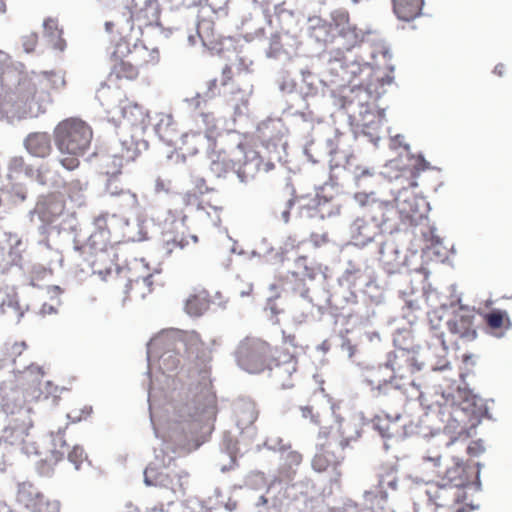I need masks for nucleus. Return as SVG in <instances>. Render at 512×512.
<instances>
[{"instance_id":"9b49d317","label":"nucleus","mask_w":512,"mask_h":512,"mask_svg":"<svg viewBox=\"0 0 512 512\" xmlns=\"http://www.w3.org/2000/svg\"><path fill=\"white\" fill-rule=\"evenodd\" d=\"M118 145L120 151H115L108 157L110 162H107L108 170L106 174L110 176L106 184V191L112 196L120 195L124 205H126L123 194L128 191H123L116 183V176L121 172L124 162L129 163L134 161L142 150L148 148V143L144 140H135L133 135L123 136L119 139Z\"/></svg>"},{"instance_id":"a18cd8bd","label":"nucleus","mask_w":512,"mask_h":512,"mask_svg":"<svg viewBox=\"0 0 512 512\" xmlns=\"http://www.w3.org/2000/svg\"><path fill=\"white\" fill-rule=\"evenodd\" d=\"M28 310V305L21 306L16 294H7L0 303V314L7 321L18 324Z\"/></svg>"},{"instance_id":"393cba45","label":"nucleus","mask_w":512,"mask_h":512,"mask_svg":"<svg viewBox=\"0 0 512 512\" xmlns=\"http://www.w3.org/2000/svg\"><path fill=\"white\" fill-rule=\"evenodd\" d=\"M140 267H146L143 259L141 261L135 260L133 267H129L127 269L115 265L113 271L119 275L122 273L128 274L124 292L127 294L132 291L137 297L143 299L148 293L151 292L153 282L151 273H146L145 275H136L135 272Z\"/></svg>"},{"instance_id":"a211bd4d","label":"nucleus","mask_w":512,"mask_h":512,"mask_svg":"<svg viewBox=\"0 0 512 512\" xmlns=\"http://www.w3.org/2000/svg\"><path fill=\"white\" fill-rule=\"evenodd\" d=\"M277 84L280 92L286 97L287 106L283 108V113L295 117L307 123L309 126L312 122L310 111H304L307 104L303 103V99L299 92L296 91V83L290 76L283 74L277 79Z\"/></svg>"},{"instance_id":"c03bdc74","label":"nucleus","mask_w":512,"mask_h":512,"mask_svg":"<svg viewBox=\"0 0 512 512\" xmlns=\"http://www.w3.org/2000/svg\"><path fill=\"white\" fill-rule=\"evenodd\" d=\"M294 46L295 40L289 34H274L269 40L266 56L274 59H279L282 55L288 56Z\"/></svg>"},{"instance_id":"aec40b11","label":"nucleus","mask_w":512,"mask_h":512,"mask_svg":"<svg viewBox=\"0 0 512 512\" xmlns=\"http://www.w3.org/2000/svg\"><path fill=\"white\" fill-rule=\"evenodd\" d=\"M330 28L332 32L343 40L346 47L354 48L365 40V36L369 31L364 32L362 29L350 22L349 13L344 9H336L330 14Z\"/></svg>"},{"instance_id":"5701e85b","label":"nucleus","mask_w":512,"mask_h":512,"mask_svg":"<svg viewBox=\"0 0 512 512\" xmlns=\"http://www.w3.org/2000/svg\"><path fill=\"white\" fill-rule=\"evenodd\" d=\"M17 501L33 512H60L58 501H44V496L30 482L18 484Z\"/></svg>"},{"instance_id":"dca6fc26","label":"nucleus","mask_w":512,"mask_h":512,"mask_svg":"<svg viewBox=\"0 0 512 512\" xmlns=\"http://www.w3.org/2000/svg\"><path fill=\"white\" fill-rule=\"evenodd\" d=\"M371 93L360 84L349 88H343L340 97V106L344 109L353 121L362 119L373 111V103L371 102Z\"/></svg>"},{"instance_id":"f03ea898","label":"nucleus","mask_w":512,"mask_h":512,"mask_svg":"<svg viewBox=\"0 0 512 512\" xmlns=\"http://www.w3.org/2000/svg\"><path fill=\"white\" fill-rule=\"evenodd\" d=\"M53 103L49 91L36 73L28 75L16 67L0 72V120L37 119L47 113Z\"/></svg>"},{"instance_id":"ddd939ff","label":"nucleus","mask_w":512,"mask_h":512,"mask_svg":"<svg viewBox=\"0 0 512 512\" xmlns=\"http://www.w3.org/2000/svg\"><path fill=\"white\" fill-rule=\"evenodd\" d=\"M355 201L363 208V214L384 233H393L398 228V212L392 202L370 193H356Z\"/></svg>"},{"instance_id":"bf43d9fd","label":"nucleus","mask_w":512,"mask_h":512,"mask_svg":"<svg viewBox=\"0 0 512 512\" xmlns=\"http://www.w3.org/2000/svg\"><path fill=\"white\" fill-rule=\"evenodd\" d=\"M217 80L212 79L208 82L207 88L204 92H197L196 95L192 98H185V102L195 109L201 107V103L207 101L208 99H212L217 94Z\"/></svg>"},{"instance_id":"680f3d73","label":"nucleus","mask_w":512,"mask_h":512,"mask_svg":"<svg viewBox=\"0 0 512 512\" xmlns=\"http://www.w3.org/2000/svg\"><path fill=\"white\" fill-rule=\"evenodd\" d=\"M212 28V22L210 21H201L196 23V32L195 34L189 33L187 35V41L189 45L193 46L196 43V39L199 38L203 45H206V41L209 38L208 30Z\"/></svg>"},{"instance_id":"f704fd0d","label":"nucleus","mask_w":512,"mask_h":512,"mask_svg":"<svg viewBox=\"0 0 512 512\" xmlns=\"http://www.w3.org/2000/svg\"><path fill=\"white\" fill-rule=\"evenodd\" d=\"M463 431L464 428L462 427L459 432L449 436V438L447 439L445 435H440L436 438H433L429 442V447L423 455V461L425 463H430L433 468L440 470L443 447H450L457 440L458 436L462 434Z\"/></svg>"},{"instance_id":"72a5a7b5","label":"nucleus","mask_w":512,"mask_h":512,"mask_svg":"<svg viewBox=\"0 0 512 512\" xmlns=\"http://www.w3.org/2000/svg\"><path fill=\"white\" fill-rule=\"evenodd\" d=\"M317 446H320L321 450L315 454L311 463L312 468L317 472H323L330 466L335 469L345 458L343 451L335 446L329 448L327 440L325 443H318Z\"/></svg>"},{"instance_id":"4c0bfd02","label":"nucleus","mask_w":512,"mask_h":512,"mask_svg":"<svg viewBox=\"0 0 512 512\" xmlns=\"http://www.w3.org/2000/svg\"><path fill=\"white\" fill-rule=\"evenodd\" d=\"M234 415L237 428L255 427L253 424L258 418L256 404L246 398H240L234 403Z\"/></svg>"},{"instance_id":"4d7b16f0","label":"nucleus","mask_w":512,"mask_h":512,"mask_svg":"<svg viewBox=\"0 0 512 512\" xmlns=\"http://www.w3.org/2000/svg\"><path fill=\"white\" fill-rule=\"evenodd\" d=\"M377 487L381 500H386L389 496V491L395 492L398 490V477L396 471L389 470L384 474L379 475Z\"/></svg>"},{"instance_id":"ea45409f","label":"nucleus","mask_w":512,"mask_h":512,"mask_svg":"<svg viewBox=\"0 0 512 512\" xmlns=\"http://www.w3.org/2000/svg\"><path fill=\"white\" fill-rule=\"evenodd\" d=\"M379 255L380 261L389 267V272L399 269L406 259V256L402 255L398 246L393 241H381L379 243Z\"/></svg>"},{"instance_id":"e433bc0d","label":"nucleus","mask_w":512,"mask_h":512,"mask_svg":"<svg viewBox=\"0 0 512 512\" xmlns=\"http://www.w3.org/2000/svg\"><path fill=\"white\" fill-rule=\"evenodd\" d=\"M131 13L137 18L145 20V25L155 24L161 28L159 23V3L157 0H131Z\"/></svg>"},{"instance_id":"1a4fd4ad","label":"nucleus","mask_w":512,"mask_h":512,"mask_svg":"<svg viewBox=\"0 0 512 512\" xmlns=\"http://www.w3.org/2000/svg\"><path fill=\"white\" fill-rule=\"evenodd\" d=\"M3 412L8 417V423L2 430L0 445H21L33 426L31 408L22 405L19 397H4L1 404Z\"/></svg>"},{"instance_id":"79ce46f5","label":"nucleus","mask_w":512,"mask_h":512,"mask_svg":"<svg viewBox=\"0 0 512 512\" xmlns=\"http://www.w3.org/2000/svg\"><path fill=\"white\" fill-rule=\"evenodd\" d=\"M262 167V157L258 152L250 150L244 153V162L236 171V176L241 183L250 182Z\"/></svg>"},{"instance_id":"20e7f679","label":"nucleus","mask_w":512,"mask_h":512,"mask_svg":"<svg viewBox=\"0 0 512 512\" xmlns=\"http://www.w3.org/2000/svg\"><path fill=\"white\" fill-rule=\"evenodd\" d=\"M175 385H173L172 381H166L165 378H156L155 380H150V389L148 393V402H149V410H150V418L153 425L154 433L157 438H160L162 442L166 444H172L175 447H183L189 440H194L195 435L199 431H210L212 427V422L215 420L210 419L209 421L198 420L200 418V412L203 407L199 401L192 402L190 400V404L188 406H184L182 409V416H177L179 424H174V430L177 432L181 431V426H184L186 423L189 426H194L193 429H189L186 434L188 437L183 444H177L173 439H168L164 435H157L156 428L161 425V422L164 417H166L167 413L165 412V408L173 402L172 395L174 392Z\"/></svg>"},{"instance_id":"f257e3e1","label":"nucleus","mask_w":512,"mask_h":512,"mask_svg":"<svg viewBox=\"0 0 512 512\" xmlns=\"http://www.w3.org/2000/svg\"><path fill=\"white\" fill-rule=\"evenodd\" d=\"M205 356L204 344L194 331H162L147 343L149 369L157 363L160 377L175 385L173 402L165 408L167 415L156 433L173 439L178 445L186 441L187 431L194 427L186 423L177 432L173 426L179 424L177 416H182V409L190 404V400L203 405L200 420L209 421L216 417V397L211 390L209 374L201 368Z\"/></svg>"},{"instance_id":"b1692460","label":"nucleus","mask_w":512,"mask_h":512,"mask_svg":"<svg viewBox=\"0 0 512 512\" xmlns=\"http://www.w3.org/2000/svg\"><path fill=\"white\" fill-rule=\"evenodd\" d=\"M64 431L59 429L57 433L51 432L49 435L50 438V462L57 463L62 460L64 456L67 454V458L69 462H71L75 469L78 470L80 468L81 463L87 459V455L84 452V449L81 446L75 445L72 450H69V446L64 439Z\"/></svg>"},{"instance_id":"a19ab883","label":"nucleus","mask_w":512,"mask_h":512,"mask_svg":"<svg viewBox=\"0 0 512 512\" xmlns=\"http://www.w3.org/2000/svg\"><path fill=\"white\" fill-rule=\"evenodd\" d=\"M327 88V83L317 75L308 70L301 71V86L299 94L303 99V103H306V97H313L319 94L324 95Z\"/></svg>"},{"instance_id":"2f4dec72","label":"nucleus","mask_w":512,"mask_h":512,"mask_svg":"<svg viewBox=\"0 0 512 512\" xmlns=\"http://www.w3.org/2000/svg\"><path fill=\"white\" fill-rule=\"evenodd\" d=\"M374 223H371L367 217L362 214L356 218L350 225L351 238L356 246L364 247L374 241L375 237L383 234Z\"/></svg>"},{"instance_id":"f3484780","label":"nucleus","mask_w":512,"mask_h":512,"mask_svg":"<svg viewBox=\"0 0 512 512\" xmlns=\"http://www.w3.org/2000/svg\"><path fill=\"white\" fill-rule=\"evenodd\" d=\"M239 437L231 432H225L221 443V449L229 459V465H222L221 471L226 472L232 468L237 456H243L252 449V444L257 434L256 427L237 428Z\"/></svg>"},{"instance_id":"7ed1b4c3","label":"nucleus","mask_w":512,"mask_h":512,"mask_svg":"<svg viewBox=\"0 0 512 512\" xmlns=\"http://www.w3.org/2000/svg\"><path fill=\"white\" fill-rule=\"evenodd\" d=\"M393 342L396 348L387 354L384 365L377 368V381L366 378L365 382L371 387L374 397L389 396L395 402H403L406 392L401 380L407 373L422 371L427 364L421 359L419 350L402 346L398 338Z\"/></svg>"},{"instance_id":"4468645a","label":"nucleus","mask_w":512,"mask_h":512,"mask_svg":"<svg viewBox=\"0 0 512 512\" xmlns=\"http://www.w3.org/2000/svg\"><path fill=\"white\" fill-rule=\"evenodd\" d=\"M331 410L335 417V422L319 432V439L326 438L329 448L335 446L344 452L351 442L356 441L360 437L359 422L355 417L343 418L336 414L335 405L331 406Z\"/></svg>"},{"instance_id":"412c9836","label":"nucleus","mask_w":512,"mask_h":512,"mask_svg":"<svg viewBox=\"0 0 512 512\" xmlns=\"http://www.w3.org/2000/svg\"><path fill=\"white\" fill-rule=\"evenodd\" d=\"M258 139L268 154H273L276 160H281L287 142L280 120L269 119L262 122L258 126Z\"/></svg>"},{"instance_id":"e2e57ef3","label":"nucleus","mask_w":512,"mask_h":512,"mask_svg":"<svg viewBox=\"0 0 512 512\" xmlns=\"http://www.w3.org/2000/svg\"><path fill=\"white\" fill-rule=\"evenodd\" d=\"M207 309V302L204 298L192 295L185 303V311L190 316H200Z\"/></svg>"},{"instance_id":"09e8293b","label":"nucleus","mask_w":512,"mask_h":512,"mask_svg":"<svg viewBox=\"0 0 512 512\" xmlns=\"http://www.w3.org/2000/svg\"><path fill=\"white\" fill-rule=\"evenodd\" d=\"M393 10L398 19L411 21L421 15L424 0H392Z\"/></svg>"},{"instance_id":"39448f33","label":"nucleus","mask_w":512,"mask_h":512,"mask_svg":"<svg viewBox=\"0 0 512 512\" xmlns=\"http://www.w3.org/2000/svg\"><path fill=\"white\" fill-rule=\"evenodd\" d=\"M189 440L183 447H175L172 444L162 442L163 447L159 452L155 449V460L144 470V483L146 486H159L164 489L163 498L168 504L185 495L189 484V474L182 469H171L174 456L169 453H176L178 450L189 449Z\"/></svg>"},{"instance_id":"c85d7f7f","label":"nucleus","mask_w":512,"mask_h":512,"mask_svg":"<svg viewBox=\"0 0 512 512\" xmlns=\"http://www.w3.org/2000/svg\"><path fill=\"white\" fill-rule=\"evenodd\" d=\"M406 182L407 186H403L400 189H392L391 192L394 196L395 208L398 214L405 218H410L418 212V199L412 190V188L417 186V183L408 179H406Z\"/></svg>"},{"instance_id":"774afa93","label":"nucleus","mask_w":512,"mask_h":512,"mask_svg":"<svg viewBox=\"0 0 512 512\" xmlns=\"http://www.w3.org/2000/svg\"><path fill=\"white\" fill-rule=\"evenodd\" d=\"M8 244L12 261L16 263L21 258V253L26 249V244L16 234H9Z\"/></svg>"},{"instance_id":"8fccbe9b","label":"nucleus","mask_w":512,"mask_h":512,"mask_svg":"<svg viewBox=\"0 0 512 512\" xmlns=\"http://www.w3.org/2000/svg\"><path fill=\"white\" fill-rule=\"evenodd\" d=\"M31 180L48 189H58L64 185L61 176L48 163L42 164L34 170V177Z\"/></svg>"},{"instance_id":"c9c22d12","label":"nucleus","mask_w":512,"mask_h":512,"mask_svg":"<svg viewBox=\"0 0 512 512\" xmlns=\"http://www.w3.org/2000/svg\"><path fill=\"white\" fill-rule=\"evenodd\" d=\"M338 140L339 139L337 136L334 138H328L326 140V149L328 155L330 156L329 163L331 171L342 168L344 171L351 173L353 168L356 166L353 164L355 157L346 151L339 150Z\"/></svg>"},{"instance_id":"37998d69","label":"nucleus","mask_w":512,"mask_h":512,"mask_svg":"<svg viewBox=\"0 0 512 512\" xmlns=\"http://www.w3.org/2000/svg\"><path fill=\"white\" fill-rule=\"evenodd\" d=\"M183 233L177 231V225L171 223L166 226L161 234V248L166 256L173 253L175 249L182 250L186 245Z\"/></svg>"},{"instance_id":"de8ad7c7","label":"nucleus","mask_w":512,"mask_h":512,"mask_svg":"<svg viewBox=\"0 0 512 512\" xmlns=\"http://www.w3.org/2000/svg\"><path fill=\"white\" fill-rule=\"evenodd\" d=\"M381 114H376L372 112L367 114L362 119H359L357 125L360 127L359 133L368 139L375 146L378 145L381 137L379 134L380 126H381Z\"/></svg>"},{"instance_id":"a878e982","label":"nucleus","mask_w":512,"mask_h":512,"mask_svg":"<svg viewBox=\"0 0 512 512\" xmlns=\"http://www.w3.org/2000/svg\"><path fill=\"white\" fill-rule=\"evenodd\" d=\"M475 315L472 311L464 310L455 312L446 322L447 329L452 335L457 336L464 342H471L477 338Z\"/></svg>"},{"instance_id":"0e129e2a","label":"nucleus","mask_w":512,"mask_h":512,"mask_svg":"<svg viewBox=\"0 0 512 512\" xmlns=\"http://www.w3.org/2000/svg\"><path fill=\"white\" fill-rule=\"evenodd\" d=\"M40 77V81L42 82V86L46 88V83H49L51 88L53 89H59L61 87H64L66 82L64 75L60 72H48L44 71L40 74H36Z\"/></svg>"},{"instance_id":"c756f323","label":"nucleus","mask_w":512,"mask_h":512,"mask_svg":"<svg viewBox=\"0 0 512 512\" xmlns=\"http://www.w3.org/2000/svg\"><path fill=\"white\" fill-rule=\"evenodd\" d=\"M452 464L448 465L447 468L441 472L437 470L438 476L441 478L439 486L461 488L465 487L470 483L467 468L463 461L459 458H452Z\"/></svg>"},{"instance_id":"cd10ccee","label":"nucleus","mask_w":512,"mask_h":512,"mask_svg":"<svg viewBox=\"0 0 512 512\" xmlns=\"http://www.w3.org/2000/svg\"><path fill=\"white\" fill-rule=\"evenodd\" d=\"M340 280L349 287L359 288L364 295H368V290L376 287L369 268L353 261L348 262Z\"/></svg>"},{"instance_id":"13d9d810","label":"nucleus","mask_w":512,"mask_h":512,"mask_svg":"<svg viewBox=\"0 0 512 512\" xmlns=\"http://www.w3.org/2000/svg\"><path fill=\"white\" fill-rule=\"evenodd\" d=\"M307 216L310 218L318 217L324 219L326 216L330 217L335 213L330 209V205L326 199L321 200L318 196L311 200V203L306 207Z\"/></svg>"},{"instance_id":"7c9ffc66","label":"nucleus","mask_w":512,"mask_h":512,"mask_svg":"<svg viewBox=\"0 0 512 512\" xmlns=\"http://www.w3.org/2000/svg\"><path fill=\"white\" fill-rule=\"evenodd\" d=\"M153 130L159 140L167 146L178 148L180 137L171 115L158 113L153 118Z\"/></svg>"},{"instance_id":"6e6552de","label":"nucleus","mask_w":512,"mask_h":512,"mask_svg":"<svg viewBox=\"0 0 512 512\" xmlns=\"http://www.w3.org/2000/svg\"><path fill=\"white\" fill-rule=\"evenodd\" d=\"M295 266L297 270L290 273L291 281L295 282L292 290L299 294L301 301L306 305L300 315H295L294 321L302 323L306 320L309 314H312L314 307L318 309L320 314L330 305L331 295L329 291L324 288H315L311 294V288L307 286L306 280L312 282L317 276L315 269L308 267L307 258L299 257Z\"/></svg>"},{"instance_id":"69168bd1","label":"nucleus","mask_w":512,"mask_h":512,"mask_svg":"<svg viewBox=\"0 0 512 512\" xmlns=\"http://www.w3.org/2000/svg\"><path fill=\"white\" fill-rule=\"evenodd\" d=\"M279 505H281V499L276 497L270 499L266 496H258L254 503L256 512H279Z\"/></svg>"},{"instance_id":"338daca9","label":"nucleus","mask_w":512,"mask_h":512,"mask_svg":"<svg viewBox=\"0 0 512 512\" xmlns=\"http://www.w3.org/2000/svg\"><path fill=\"white\" fill-rule=\"evenodd\" d=\"M232 67L229 65H226L222 70V82H221V91L219 93H222L224 96L228 95H235L236 93L240 92L239 89L234 88V84L231 81L232 79Z\"/></svg>"},{"instance_id":"052dcab7","label":"nucleus","mask_w":512,"mask_h":512,"mask_svg":"<svg viewBox=\"0 0 512 512\" xmlns=\"http://www.w3.org/2000/svg\"><path fill=\"white\" fill-rule=\"evenodd\" d=\"M438 346L440 347L438 356L441 358V360L439 361L438 364H435V365L430 364L429 365V368L434 371L435 370H444L449 364L448 361L445 359V355L447 354L448 347L445 343L443 332L436 333L433 336L432 342L430 343V347H434L435 349H437Z\"/></svg>"},{"instance_id":"473e14b6","label":"nucleus","mask_w":512,"mask_h":512,"mask_svg":"<svg viewBox=\"0 0 512 512\" xmlns=\"http://www.w3.org/2000/svg\"><path fill=\"white\" fill-rule=\"evenodd\" d=\"M25 150L33 157L46 158L53 150L52 138L48 132H31L23 140Z\"/></svg>"},{"instance_id":"864d4df0","label":"nucleus","mask_w":512,"mask_h":512,"mask_svg":"<svg viewBox=\"0 0 512 512\" xmlns=\"http://www.w3.org/2000/svg\"><path fill=\"white\" fill-rule=\"evenodd\" d=\"M7 180L17 179V177L24 173L27 178L34 177V169L31 165L25 162L23 156H11L7 162Z\"/></svg>"},{"instance_id":"9d476101","label":"nucleus","mask_w":512,"mask_h":512,"mask_svg":"<svg viewBox=\"0 0 512 512\" xmlns=\"http://www.w3.org/2000/svg\"><path fill=\"white\" fill-rule=\"evenodd\" d=\"M110 246V231L107 225V217L105 215H100L94 219L93 231L88 237L87 243L83 246L75 244L74 251L77 253H84L88 249L91 256L95 257L94 260H91L90 258L85 259L91 273L98 274L102 279H106L107 276L112 274L115 265L111 264L102 269L98 267L97 262L108 258L109 255L107 251Z\"/></svg>"},{"instance_id":"603ef678","label":"nucleus","mask_w":512,"mask_h":512,"mask_svg":"<svg viewBox=\"0 0 512 512\" xmlns=\"http://www.w3.org/2000/svg\"><path fill=\"white\" fill-rule=\"evenodd\" d=\"M122 115L125 121L142 131L146 129L147 123L152 120L144 108L138 104L123 107Z\"/></svg>"},{"instance_id":"bb28decb","label":"nucleus","mask_w":512,"mask_h":512,"mask_svg":"<svg viewBox=\"0 0 512 512\" xmlns=\"http://www.w3.org/2000/svg\"><path fill=\"white\" fill-rule=\"evenodd\" d=\"M64 209L63 196L52 193L37 202L35 208L29 212V217L34 221V216L37 215L39 221L53 223L62 215Z\"/></svg>"},{"instance_id":"49530a36","label":"nucleus","mask_w":512,"mask_h":512,"mask_svg":"<svg viewBox=\"0 0 512 512\" xmlns=\"http://www.w3.org/2000/svg\"><path fill=\"white\" fill-rule=\"evenodd\" d=\"M267 368L270 370L271 377L275 378L282 388L292 387L287 380L297 370V361L294 357L290 356L282 362H276L274 366L267 365Z\"/></svg>"},{"instance_id":"58836bf2","label":"nucleus","mask_w":512,"mask_h":512,"mask_svg":"<svg viewBox=\"0 0 512 512\" xmlns=\"http://www.w3.org/2000/svg\"><path fill=\"white\" fill-rule=\"evenodd\" d=\"M351 174L357 188L363 190L361 193H370L382 180L380 173L366 166H355Z\"/></svg>"},{"instance_id":"5fc2aeb1","label":"nucleus","mask_w":512,"mask_h":512,"mask_svg":"<svg viewBox=\"0 0 512 512\" xmlns=\"http://www.w3.org/2000/svg\"><path fill=\"white\" fill-rule=\"evenodd\" d=\"M7 181V184L1 189L4 199L13 204L24 202L28 195L25 185L21 182H17L16 179Z\"/></svg>"},{"instance_id":"6e6d98bb","label":"nucleus","mask_w":512,"mask_h":512,"mask_svg":"<svg viewBox=\"0 0 512 512\" xmlns=\"http://www.w3.org/2000/svg\"><path fill=\"white\" fill-rule=\"evenodd\" d=\"M44 36L54 49L63 51L65 41L61 38V30L58 29V23L54 19H46L43 22Z\"/></svg>"},{"instance_id":"2eb2a0df","label":"nucleus","mask_w":512,"mask_h":512,"mask_svg":"<svg viewBox=\"0 0 512 512\" xmlns=\"http://www.w3.org/2000/svg\"><path fill=\"white\" fill-rule=\"evenodd\" d=\"M269 345L257 338H246L236 350L238 366L248 373L256 374L267 367Z\"/></svg>"},{"instance_id":"6ab92c4d","label":"nucleus","mask_w":512,"mask_h":512,"mask_svg":"<svg viewBox=\"0 0 512 512\" xmlns=\"http://www.w3.org/2000/svg\"><path fill=\"white\" fill-rule=\"evenodd\" d=\"M201 121L206 126L205 131H191L180 137L181 146L178 144V148L184 149L190 155H195L200 151L208 152L214 145L212 135V129L215 128L214 117L208 113H202Z\"/></svg>"},{"instance_id":"3c124183","label":"nucleus","mask_w":512,"mask_h":512,"mask_svg":"<svg viewBox=\"0 0 512 512\" xmlns=\"http://www.w3.org/2000/svg\"><path fill=\"white\" fill-rule=\"evenodd\" d=\"M309 37L318 43H326L332 41L335 34L329 26V22L324 21L320 17L309 18Z\"/></svg>"},{"instance_id":"4be33fe9","label":"nucleus","mask_w":512,"mask_h":512,"mask_svg":"<svg viewBox=\"0 0 512 512\" xmlns=\"http://www.w3.org/2000/svg\"><path fill=\"white\" fill-rule=\"evenodd\" d=\"M126 206L131 209L133 218L125 220L123 235L128 241L140 242L146 239L147 231L145 229L146 220L143 215L142 207L139 204L137 195L132 192L123 194Z\"/></svg>"},{"instance_id":"f8f14e48","label":"nucleus","mask_w":512,"mask_h":512,"mask_svg":"<svg viewBox=\"0 0 512 512\" xmlns=\"http://www.w3.org/2000/svg\"><path fill=\"white\" fill-rule=\"evenodd\" d=\"M302 462V455L290 449L280 454V463L278 467V475L272 480L266 490V497L273 499L279 498L295 500L296 494L293 490L298 484L291 482L294 480L298 467Z\"/></svg>"},{"instance_id":"0eeeda50","label":"nucleus","mask_w":512,"mask_h":512,"mask_svg":"<svg viewBox=\"0 0 512 512\" xmlns=\"http://www.w3.org/2000/svg\"><path fill=\"white\" fill-rule=\"evenodd\" d=\"M323 59L326 62V73L330 83L337 88H345L356 78L362 81L372 72L370 63L354 55L352 48L349 47L345 50L337 48L325 52Z\"/></svg>"},{"instance_id":"423d86ee","label":"nucleus","mask_w":512,"mask_h":512,"mask_svg":"<svg viewBox=\"0 0 512 512\" xmlns=\"http://www.w3.org/2000/svg\"><path fill=\"white\" fill-rule=\"evenodd\" d=\"M92 139V128L80 118L70 117L60 121L53 129L60 165L68 171L78 168L79 158L89 151Z\"/></svg>"}]
</instances>
